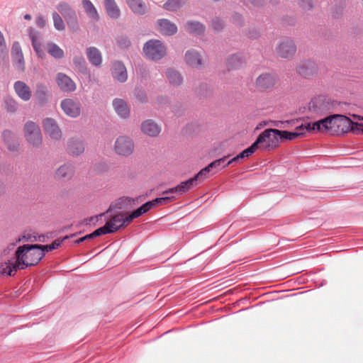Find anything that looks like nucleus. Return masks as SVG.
<instances>
[{
  "label": "nucleus",
  "mask_w": 363,
  "mask_h": 363,
  "mask_svg": "<svg viewBox=\"0 0 363 363\" xmlns=\"http://www.w3.org/2000/svg\"><path fill=\"white\" fill-rule=\"evenodd\" d=\"M48 52L55 59L60 60L64 57L65 53L57 44L54 43H47Z\"/></svg>",
  "instance_id": "obj_43"
},
{
  "label": "nucleus",
  "mask_w": 363,
  "mask_h": 363,
  "mask_svg": "<svg viewBox=\"0 0 363 363\" xmlns=\"http://www.w3.org/2000/svg\"><path fill=\"white\" fill-rule=\"evenodd\" d=\"M158 30L164 35L172 36L175 35L178 28L177 25L167 18L158 19L156 22Z\"/></svg>",
  "instance_id": "obj_16"
},
{
  "label": "nucleus",
  "mask_w": 363,
  "mask_h": 363,
  "mask_svg": "<svg viewBox=\"0 0 363 363\" xmlns=\"http://www.w3.org/2000/svg\"><path fill=\"white\" fill-rule=\"evenodd\" d=\"M82 4L86 14L89 18L94 21H98L99 20V15L98 11L90 0H82Z\"/></svg>",
  "instance_id": "obj_34"
},
{
  "label": "nucleus",
  "mask_w": 363,
  "mask_h": 363,
  "mask_svg": "<svg viewBox=\"0 0 363 363\" xmlns=\"http://www.w3.org/2000/svg\"><path fill=\"white\" fill-rule=\"evenodd\" d=\"M135 96L142 103L147 101L146 92L142 87H136L135 89Z\"/></svg>",
  "instance_id": "obj_50"
},
{
  "label": "nucleus",
  "mask_w": 363,
  "mask_h": 363,
  "mask_svg": "<svg viewBox=\"0 0 363 363\" xmlns=\"http://www.w3.org/2000/svg\"><path fill=\"white\" fill-rule=\"evenodd\" d=\"M113 106L116 113L122 118H127L130 115V109L127 103L122 99H114L113 100Z\"/></svg>",
  "instance_id": "obj_26"
},
{
  "label": "nucleus",
  "mask_w": 363,
  "mask_h": 363,
  "mask_svg": "<svg viewBox=\"0 0 363 363\" xmlns=\"http://www.w3.org/2000/svg\"><path fill=\"white\" fill-rule=\"evenodd\" d=\"M111 74L114 80L124 83L128 79L126 67L121 60H113L111 63Z\"/></svg>",
  "instance_id": "obj_8"
},
{
  "label": "nucleus",
  "mask_w": 363,
  "mask_h": 363,
  "mask_svg": "<svg viewBox=\"0 0 363 363\" xmlns=\"http://www.w3.org/2000/svg\"><path fill=\"white\" fill-rule=\"evenodd\" d=\"M257 87L261 89H267L272 86V75L269 73L262 74L257 79Z\"/></svg>",
  "instance_id": "obj_38"
},
{
  "label": "nucleus",
  "mask_w": 363,
  "mask_h": 363,
  "mask_svg": "<svg viewBox=\"0 0 363 363\" xmlns=\"http://www.w3.org/2000/svg\"><path fill=\"white\" fill-rule=\"evenodd\" d=\"M166 77L169 83L173 86H179L183 79L179 72L172 68H169L165 72Z\"/></svg>",
  "instance_id": "obj_39"
},
{
  "label": "nucleus",
  "mask_w": 363,
  "mask_h": 363,
  "mask_svg": "<svg viewBox=\"0 0 363 363\" xmlns=\"http://www.w3.org/2000/svg\"><path fill=\"white\" fill-rule=\"evenodd\" d=\"M135 199L129 196L120 197L115 202H112L110 204L106 211L103 213H100V216H104L114 210L126 209L129 206H132L135 203Z\"/></svg>",
  "instance_id": "obj_15"
},
{
  "label": "nucleus",
  "mask_w": 363,
  "mask_h": 363,
  "mask_svg": "<svg viewBox=\"0 0 363 363\" xmlns=\"http://www.w3.org/2000/svg\"><path fill=\"white\" fill-rule=\"evenodd\" d=\"M157 101L160 104H169L170 103L169 99L167 96H158Z\"/></svg>",
  "instance_id": "obj_61"
},
{
  "label": "nucleus",
  "mask_w": 363,
  "mask_h": 363,
  "mask_svg": "<svg viewBox=\"0 0 363 363\" xmlns=\"http://www.w3.org/2000/svg\"><path fill=\"white\" fill-rule=\"evenodd\" d=\"M309 110L316 115H322L327 111V106L320 99H314L309 104Z\"/></svg>",
  "instance_id": "obj_35"
},
{
  "label": "nucleus",
  "mask_w": 363,
  "mask_h": 363,
  "mask_svg": "<svg viewBox=\"0 0 363 363\" xmlns=\"http://www.w3.org/2000/svg\"><path fill=\"white\" fill-rule=\"evenodd\" d=\"M185 29L191 34L201 35L206 31L205 26L199 21L189 20L185 23Z\"/></svg>",
  "instance_id": "obj_28"
},
{
  "label": "nucleus",
  "mask_w": 363,
  "mask_h": 363,
  "mask_svg": "<svg viewBox=\"0 0 363 363\" xmlns=\"http://www.w3.org/2000/svg\"><path fill=\"white\" fill-rule=\"evenodd\" d=\"M28 35L36 55L39 58L43 59L45 57V53L42 48V35L40 32L38 31L32 27H30L28 28Z\"/></svg>",
  "instance_id": "obj_12"
},
{
  "label": "nucleus",
  "mask_w": 363,
  "mask_h": 363,
  "mask_svg": "<svg viewBox=\"0 0 363 363\" xmlns=\"http://www.w3.org/2000/svg\"><path fill=\"white\" fill-rule=\"evenodd\" d=\"M0 55L4 57H8V50L6 48V41L3 33L0 30Z\"/></svg>",
  "instance_id": "obj_54"
},
{
  "label": "nucleus",
  "mask_w": 363,
  "mask_h": 363,
  "mask_svg": "<svg viewBox=\"0 0 363 363\" xmlns=\"http://www.w3.org/2000/svg\"><path fill=\"white\" fill-rule=\"evenodd\" d=\"M354 132V133H360V132L363 133V124L359 123H355Z\"/></svg>",
  "instance_id": "obj_64"
},
{
  "label": "nucleus",
  "mask_w": 363,
  "mask_h": 363,
  "mask_svg": "<svg viewBox=\"0 0 363 363\" xmlns=\"http://www.w3.org/2000/svg\"><path fill=\"white\" fill-rule=\"evenodd\" d=\"M60 106L64 113L69 117L77 118L80 115L81 105L72 99H65L61 101Z\"/></svg>",
  "instance_id": "obj_9"
},
{
  "label": "nucleus",
  "mask_w": 363,
  "mask_h": 363,
  "mask_svg": "<svg viewBox=\"0 0 363 363\" xmlns=\"http://www.w3.org/2000/svg\"><path fill=\"white\" fill-rule=\"evenodd\" d=\"M160 199H162L161 201L162 202V203L166 204V203L173 201L175 198L173 196H167L160 197Z\"/></svg>",
  "instance_id": "obj_63"
},
{
  "label": "nucleus",
  "mask_w": 363,
  "mask_h": 363,
  "mask_svg": "<svg viewBox=\"0 0 363 363\" xmlns=\"http://www.w3.org/2000/svg\"><path fill=\"white\" fill-rule=\"evenodd\" d=\"M55 81L60 89L63 92L70 93L76 90L75 82L65 73H57Z\"/></svg>",
  "instance_id": "obj_14"
},
{
  "label": "nucleus",
  "mask_w": 363,
  "mask_h": 363,
  "mask_svg": "<svg viewBox=\"0 0 363 363\" xmlns=\"http://www.w3.org/2000/svg\"><path fill=\"white\" fill-rule=\"evenodd\" d=\"M52 19L54 23V26L57 30H63L65 29V24L61 18V16L57 13L54 12L52 13Z\"/></svg>",
  "instance_id": "obj_49"
},
{
  "label": "nucleus",
  "mask_w": 363,
  "mask_h": 363,
  "mask_svg": "<svg viewBox=\"0 0 363 363\" xmlns=\"http://www.w3.org/2000/svg\"><path fill=\"white\" fill-rule=\"evenodd\" d=\"M40 246L43 250L44 255H45L46 253L57 249L59 247L61 246V245H60V241L58 240L57 239H56L51 244H49V245L40 244Z\"/></svg>",
  "instance_id": "obj_47"
},
{
  "label": "nucleus",
  "mask_w": 363,
  "mask_h": 363,
  "mask_svg": "<svg viewBox=\"0 0 363 363\" xmlns=\"http://www.w3.org/2000/svg\"><path fill=\"white\" fill-rule=\"evenodd\" d=\"M85 150L82 140L79 138H72L67 141V152L73 156H78Z\"/></svg>",
  "instance_id": "obj_19"
},
{
  "label": "nucleus",
  "mask_w": 363,
  "mask_h": 363,
  "mask_svg": "<svg viewBox=\"0 0 363 363\" xmlns=\"http://www.w3.org/2000/svg\"><path fill=\"white\" fill-rule=\"evenodd\" d=\"M133 148V143L128 137H119L115 143V150L120 155H130L132 154Z\"/></svg>",
  "instance_id": "obj_10"
},
{
  "label": "nucleus",
  "mask_w": 363,
  "mask_h": 363,
  "mask_svg": "<svg viewBox=\"0 0 363 363\" xmlns=\"http://www.w3.org/2000/svg\"><path fill=\"white\" fill-rule=\"evenodd\" d=\"M125 1L134 13L143 16L147 13V9L143 0H125Z\"/></svg>",
  "instance_id": "obj_29"
},
{
  "label": "nucleus",
  "mask_w": 363,
  "mask_h": 363,
  "mask_svg": "<svg viewBox=\"0 0 363 363\" xmlns=\"http://www.w3.org/2000/svg\"><path fill=\"white\" fill-rule=\"evenodd\" d=\"M99 217H100V218L101 217V216H100V214L99 216H91L88 218H86L84 220L85 224L89 225L91 223H96L98 221Z\"/></svg>",
  "instance_id": "obj_59"
},
{
  "label": "nucleus",
  "mask_w": 363,
  "mask_h": 363,
  "mask_svg": "<svg viewBox=\"0 0 363 363\" xmlns=\"http://www.w3.org/2000/svg\"><path fill=\"white\" fill-rule=\"evenodd\" d=\"M35 23L38 28H43L45 26L46 21L45 20L43 16H39L37 17Z\"/></svg>",
  "instance_id": "obj_57"
},
{
  "label": "nucleus",
  "mask_w": 363,
  "mask_h": 363,
  "mask_svg": "<svg viewBox=\"0 0 363 363\" xmlns=\"http://www.w3.org/2000/svg\"><path fill=\"white\" fill-rule=\"evenodd\" d=\"M13 89L17 96L24 101H28L31 98L30 87L22 81H16L13 84Z\"/></svg>",
  "instance_id": "obj_21"
},
{
  "label": "nucleus",
  "mask_w": 363,
  "mask_h": 363,
  "mask_svg": "<svg viewBox=\"0 0 363 363\" xmlns=\"http://www.w3.org/2000/svg\"><path fill=\"white\" fill-rule=\"evenodd\" d=\"M104 230H105V228H102V226H101V227L96 229L95 230H94L92 233L78 238L77 240H76L74 241V244L79 245L82 242H84L85 240H93L97 237H99V236H101L104 235H106L107 231H104Z\"/></svg>",
  "instance_id": "obj_40"
},
{
  "label": "nucleus",
  "mask_w": 363,
  "mask_h": 363,
  "mask_svg": "<svg viewBox=\"0 0 363 363\" xmlns=\"http://www.w3.org/2000/svg\"><path fill=\"white\" fill-rule=\"evenodd\" d=\"M354 123L345 116L335 114L313 123L311 129L327 131L332 135H342L349 131L354 132Z\"/></svg>",
  "instance_id": "obj_1"
},
{
  "label": "nucleus",
  "mask_w": 363,
  "mask_h": 363,
  "mask_svg": "<svg viewBox=\"0 0 363 363\" xmlns=\"http://www.w3.org/2000/svg\"><path fill=\"white\" fill-rule=\"evenodd\" d=\"M228 157V156H223V157H220L219 159L215 160L213 162H210L208 166L211 169V170H214V172H213V174L216 172H218L219 170L223 169V166L225 165V162Z\"/></svg>",
  "instance_id": "obj_45"
},
{
  "label": "nucleus",
  "mask_w": 363,
  "mask_h": 363,
  "mask_svg": "<svg viewBox=\"0 0 363 363\" xmlns=\"http://www.w3.org/2000/svg\"><path fill=\"white\" fill-rule=\"evenodd\" d=\"M30 138H31L32 140H28V142L29 143H30L31 145H33V146H35V147H39L41 145V143H42V136H41V133H40V141H39V143L36 142L37 141L36 140H37V135L35 136L34 134H32V135H30Z\"/></svg>",
  "instance_id": "obj_56"
},
{
  "label": "nucleus",
  "mask_w": 363,
  "mask_h": 363,
  "mask_svg": "<svg viewBox=\"0 0 363 363\" xmlns=\"http://www.w3.org/2000/svg\"><path fill=\"white\" fill-rule=\"evenodd\" d=\"M161 199H160V197H157L149 201L151 203L152 207L154 208L158 206L163 205L162 202L161 201Z\"/></svg>",
  "instance_id": "obj_60"
},
{
  "label": "nucleus",
  "mask_w": 363,
  "mask_h": 363,
  "mask_svg": "<svg viewBox=\"0 0 363 363\" xmlns=\"http://www.w3.org/2000/svg\"><path fill=\"white\" fill-rule=\"evenodd\" d=\"M106 11L112 19H117L121 15V11L115 0H104Z\"/></svg>",
  "instance_id": "obj_33"
},
{
  "label": "nucleus",
  "mask_w": 363,
  "mask_h": 363,
  "mask_svg": "<svg viewBox=\"0 0 363 363\" xmlns=\"http://www.w3.org/2000/svg\"><path fill=\"white\" fill-rule=\"evenodd\" d=\"M45 132L52 139L57 140L61 137V130L56 121L51 118H46L43 121Z\"/></svg>",
  "instance_id": "obj_17"
},
{
  "label": "nucleus",
  "mask_w": 363,
  "mask_h": 363,
  "mask_svg": "<svg viewBox=\"0 0 363 363\" xmlns=\"http://www.w3.org/2000/svg\"><path fill=\"white\" fill-rule=\"evenodd\" d=\"M74 173V167L71 164H65L60 166L55 172V177L57 179L66 180L70 179Z\"/></svg>",
  "instance_id": "obj_31"
},
{
  "label": "nucleus",
  "mask_w": 363,
  "mask_h": 363,
  "mask_svg": "<svg viewBox=\"0 0 363 363\" xmlns=\"http://www.w3.org/2000/svg\"><path fill=\"white\" fill-rule=\"evenodd\" d=\"M40 128L38 125L33 122V121H28L24 125V133L25 137L27 140H32L30 138V135L34 134L35 136L37 135V143H39L40 141Z\"/></svg>",
  "instance_id": "obj_32"
},
{
  "label": "nucleus",
  "mask_w": 363,
  "mask_h": 363,
  "mask_svg": "<svg viewBox=\"0 0 363 363\" xmlns=\"http://www.w3.org/2000/svg\"><path fill=\"white\" fill-rule=\"evenodd\" d=\"M211 24H212V27H213V30L216 31H220L224 28L223 21L218 17L214 18L212 20Z\"/></svg>",
  "instance_id": "obj_51"
},
{
  "label": "nucleus",
  "mask_w": 363,
  "mask_h": 363,
  "mask_svg": "<svg viewBox=\"0 0 363 363\" xmlns=\"http://www.w3.org/2000/svg\"><path fill=\"white\" fill-rule=\"evenodd\" d=\"M184 57L186 64L191 67H199L202 65V57L195 49L188 50Z\"/></svg>",
  "instance_id": "obj_24"
},
{
  "label": "nucleus",
  "mask_w": 363,
  "mask_h": 363,
  "mask_svg": "<svg viewBox=\"0 0 363 363\" xmlns=\"http://www.w3.org/2000/svg\"><path fill=\"white\" fill-rule=\"evenodd\" d=\"M198 183L192 177L184 182L179 183L177 186L173 188H170L168 190L162 192V195L166 194H174L179 193V194H183L186 193L187 191L191 189L193 186H196Z\"/></svg>",
  "instance_id": "obj_18"
},
{
  "label": "nucleus",
  "mask_w": 363,
  "mask_h": 363,
  "mask_svg": "<svg viewBox=\"0 0 363 363\" xmlns=\"http://www.w3.org/2000/svg\"><path fill=\"white\" fill-rule=\"evenodd\" d=\"M2 139L7 148L12 152L18 151L19 143L16 135L9 130H4L2 133Z\"/></svg>",
  "instance_id": "obj_22"
},
{
  "label": "nucleus",
  "mask_w": 363,
  "mask_h": 363,
  "mask_svg": "<svg viewBox=\"0 0 363 363\" xmlns=\"http://www.w3.org/2000/svg\"><path fill=\"white\" fill-rule=\"evenodd\" d=\"M117 46L122 50H127L131 46L130 39L125 34L118 35L116 38Z\"/></svg>",
  "instance_id": "obj_44"
},
{
  "label": "nucleus",
  "mask_w": 363,
  "mask_h": 363,
  "mask_svg": "<svg viewBox=\"0 0 363 363\" xmlns=\"http://www.w3.org/2000/svg\"><path fill=\"white\" fill-rule=\"evenodd\" d=\"M143 50L146 57L152 61H159L167 55L164 44L157 39L147 40L144 44Z\"/></svg>",
  "instance_id": "obj_5"
},
{
  "label": "nucleus",
  "mask_w": 363,
  "mask_h": 363,
  "mask_svg": "<svg viewBox=\"0 0 363 363\" xmlns=\"http://www.w3.org/2000/svg\"><path fill=\"white\" fill-rule=\"evenodd\" d=\"M151 208H152L151 203L150 201L145 202L137 209L131 212V213L128 216V219H127V221L132 222L133 219L140 217L143 214L147 213Z\"/></svg>",
  "instance_id": "obj_36"
},
{
  "label": "nucleus",
  "mask_w": 363,
  "mask_h": 363,
  "mask_svg": "<svg viewBox=\"0 0 363 363\" xmlns=\"http://www.w3.org/2000/svg\"><path fill=\"white\" fill-rule=\"evenodd\" d=\"M21 264L18 258L15 256L14 261L8 260L0 264V274L2 275L13 276L18 269H20V267H21Z\"/></svg>",
  "instance_id": "obj_20"
},
{
  "label": "nucleus",
  "mask_w": 363,
  "mask_h": 363,
  "mask_svg": "<svg viewBox=\"0 0 363 363\" xmlns=\"http://www.w3.org/2000/svg\"><path fill=\"white\" fill-rule=\"evenodd\" d=\"M233 19L239 26L244 25V18L240 13L235 12L233 14Z\"/></svg>",
  "instance_id": "obj_55"
},
{
  "label": "nucleus",
  "mask_w": 363,
  "mask_h": 363,
  "mask_svg": "<svg viewBox=\"0 0 363 363\" xmlns=\"http://www.w3.org/2000/svg\"><path fill=\"white\" fill-rule=\"evenodd\" d=\"M272 133V128H267L261 133L251 145L238 154L240 160L252 156L258 149L267 150L269 147V144L267 143V139L270 138Z\"/></svg>",
  "instance_id": "obj_4"
},
{
  "label": "nucleus",
  "mask_w": 363,
  "mask_h": 363,
  "mask_svg": "<svg viewBox=\"0 0 363 363\" xmlns=\"http://www.w3.org/2000/svg\"><path fill=\"white\" fill-rule=\"evenodd\" d=\"M187 0H167L162 8L168 11H176L184 6Z\"/></svg>",
  "instance_id": "obj_41"
},
{
  "label": "nucleus",
  "mask_w": 363,
  "mask_h": 363,
  "mask_svg": "<svg viewBox=\"0 0 363 363\" xmlns=\"http://www.w3.org/2000/svg\"><path fill=\"white\" fill-rule=\"evenodd\" d=\"M313 68L314 66L312 63H308L306 65H303L298 67V72L304 77H308L313 73V71L311 69Z\"/></svg>",
  "instance_id": "obj_48"
},
{
  "label": "nucleus",
  "mask_w": 363,
  "mask_h": 363,
  "mask_svg": "<svg viewBox=\"0 0 363 363\" xmlns=\"http://www.w3.org/2000/svg\"><path fill=\"white\" fill-rule=\"evenodd\" d=\"M298 5L304 11L312 10L314 7L313 0H298Z\"/></svg>",
  "instance_id": "obj_53"
},
{
  "label": "nucleus",
  "mask_w": 363,
  "mask_h": 363,
  "mask_svg": "<svg viewBox=\"0 0 363 363\" xmlns=\"http://www.w3.org/2000/svg\"><path fill=\"white\" fill-rule=\"evenodd\" d=\"M4 106L9 113H14L18 109V104L12 96L7 95L4 97Z\"/></svg>",
  "instance_id": "obj_42"
},
{
  "label": "nucleus",
  "mask_w": 363,
  "mask_h": 363,
  "mask_svg": "<svg viewBox=\"0 0 363 363\" xmlns=\"http://www.w3.org/2000/svg\"><path fill=\"white\" fill-rule=\"evenodd\" d=\"M86 54L89 62L95 67H100L102 63V55L101 52L96 47L86 48Z\"/></svg>",
  "instance_id": "obj_27"
},
{
  "label": "nucleus",
  "mask_w": 363,
  "mask_h": 363,
  "mask_svg": "<svg viewBox=\"0 0 363 363\" xmlns=\"http://www.w3.org/2000/svg\"><path fill=\"white\" fill-rule=\"evenodd\" d=\"M245 62L244 57L241 53H236L230 55L226 62L228 69H238Z\"/></svg>",
  "instance_id": "obj_30"
},
{
  "label": "nucleus",
  "mask_w": 363,
  "mask_h": 363,
  "mask_svg": "<svg viewBox=\"0 0 363 363\" xmlns=\"http://www.w3.org/2000/svg\"><path fill=\"white\" fill-rule=\"evenodd\" d=\"M211 171V169L207 165L205 167L202 168L198 173L195 174L193 177L198 184H200L202 182H203L206 178H208L207 174L209 173Z\"/></svg>",
  "instance_id": "obj_46"
},
{
  "label": "nucleus",
  "mask_w": 363,
  "mask_h": 363,
  "mask_svg": "<svg viewBox=\"0 0 363 363\" xmlns=\"http://www.w3.org/2000/svg\"><path fill=\"white\" fill-rule=\"evenodd\" d=\"M49 91L48 86L43 83H38L36 84L34 96L38 103L43 106L48 101Z\"/></svg>",
  "instance_id": "obj_25"
},
{
  "label": "nucleus",
  "mask_w": 363,
  "mask_h": 363,
  "mask_svg": "<svg viewBox=\"0 0 363 363\" xmlns=\"http://www.w3.org/2000/svg\"><path fill=\"white\" fill-rule=\"evenodd\" d=\"M296 51V47L294 41L289 38L283 39L277 48V54L283 57H292Z\"/></svg>",
  "instance_id": "obj_13"
},
{
  "label": "nucleus",
  "mask_w": 363,
  "mask_h": 363,
  "mask_svg": "<svg viewBox=\"0 0 363 363\" xmlns=\"http://www.w3.org/2000/svg\"><path fill=\"white\" fill-rule=\"evenodd\" d=\"M129 215L127 213H115L110 218L109 222L102 228H105L104 231H108L106 234L115 233L131 223L127 221Z\"/></svg>",
  "instance_id": "obj_7"
},
{
  "label": "nucleus",
  "mask_w": 363,
  "mask_h": 363,
  "mask_svg": "<svg viewBox=\"0 0 363 363\" xmlns=\"http://www.w3.org/2000/svg\"><path fill=\"white\" fill-rule=\"evenodd\" d=\"M141 130L150 137H156L161 131V127L151 119L143 121L141 124Z\"/></svg>",
  "instance_id": "obj_23"
},
{
  "label": "nucleus",
  "mask_w": 363,
  "mask_h": 363,
  "mask_svg": "<svg viewBox=\"0 0 363 363\" xmlns=\"http://www.w3.org/2000/svg\"><path fill=\"white\" fill-rule=\"evenodd\" d=\"M251 4L256 7H262L264 5L263 0H247Z\"/></svg>",
  "instance_id": "obj_62"
},
{
  "label": "nucleus",
  "mask_w": 363,
  "mask_h": 363,
  "mask_svg": "<svg viewBox=\"0 0 363 363\" xmlns=\"http://www.w3.org/2000/svg\"><path fill=\"white\" fill-rule=\"evenodd\" d=\"M15 255L21 264L20 269L37 265L45 257L40 244H24L17 247Z\"/></svg>",
  "instance_id": "obj_2"
},
{
  "label": "nucleus",
  "mask_w": 363,
  "mask_h": 363,
  "mask_svg": "<svg viewBox=\"0 0 363 363\" xmlns=\"http://www.w3.org/2000/svg\"><path fill=\"white\" fill-rule=\"evenodd\" d=\"M73 64L74 65L77 71L82 74L87 75L89 74L86 62L82 55H75L73 57Z\"/></svg>",
  "instance_id": "obj_37"
},
{
  "label": "nucleus",
  "mask_w": 363,
  "mask_h": 363,
  "mask_svg": "<svg viewBox=\"0 0 363 363\" xmlns=\"http://www.w3.org/2000/svg\"><path fill=\"white\" fill-rule=\"evenodd\" d=\"M57 9L66 21L69 30L73 33L78 31L79 26L77 16L69 4L61 1L57 4Z\"/></svg>",
  "instance_id": "obj_6"
},
{
  "label": "nucleus",
  "mask_w": 363,
  "mask_h": 363,
  "mask_svg": "<svg viewBox=\"0 0 363 363\" xmlns=\"http://www.w3.org/2000/svg\"><path fill=\"white\" fill-rule=\"evenodd\" d=\"M239 160H240V158L239 157L238 155H235V157H233L232 159H230V160H228L225 164V165L223 166V168H225L227 167H228L229 165H230L231 164L233 163H236L238 162Z\"/></svg>",
  "instance_id": "obj_58"
},
{
  "label": "nucleus",
  "mask_w": 363,
  "mask_h": 363,
  "mask_svg": "<svg viewBox=\"0 0 363 363\" xmlns=\"http://www.w3.org/2000/svg\"><path fill=\"white\" fill-rule=\"evenodd\" d=\"M11 55L16 69L23 72L25 70V61L21 45L18 41L13 43Z\"/></svg>",
  "instance_id": "obj_11"
},
{
  "label": "nucleus",
  "mask_w": 363,
  "mask_h": 363,
  "mask_svg": "<svg viewBox=\"0 0 363 363\" xmlns=\"http://www.w3.org/2000/svg\"><path fill=\"white\" fill-rule=\"evenodd\" d=\"M198 93L203 97H207L211 94V91L210 89V86L207 84L203 83L199 86Z\"/></svg>",
  "instance_id": "obj_52"
},
{
  "label": "nucleus",
  "mask_w": 363,
  "mask_h": 363,
  "mask_svg": "<svg viewBox=\"0 0 363 363\" xmlns=\"http://www.w3.org/2000/svg\"><path fill=\"white\" fill-rule=\"evenodd\" d=\"M310 130H311V124L308 123L306 124L301 123L297 125L294 131L292 132L274 128V147L278 146L279 143L295 140Z\"/></svg>",
  "instance_id": "obj_3"
}]
</instances>
